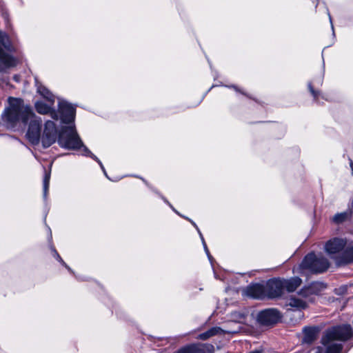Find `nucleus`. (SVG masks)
I'll return each instance as SVG.
<instances>
[{
	"instance_id": "13",
	"label": "nucleus",
	"mask_w": 353,
	"mask_h": 353,
	"mask_svg": "<svg viewBox=\"0 0 353 353\" xmlns=\"http://www.w3.org/2000/svg\"><path fill=\"white\" fill-rule=\"evenodd\" d=\"M325 288V285L322 283L314 282L307 287H304L299 292L302 297L307 298L312 294H317L321 290Z\"/></svg>"
},
{
	"instance_id": "15",
	"label": "nucleus",
	"mask_w": 353,
	"mask_h": 353,
	"mask_svg": "<svg viewBox=\"0 0 353 353\" xmlns=\"http://www.w3.org/2000/svg\"><path fill=\"white\" fill-rule=\"evenodd\" d=\"M353 262V242H348L347 241L346 246L345 247L343 252L341 253L338 263H349Z\"/></svg>"
},
{
	"instance_id": "27",
	"label": "nucleus",
	"mask_w": 353,
	"mask_h": 353,
	"mask_svg": "<svg viewBox=\"0 0 353 353\" xmlns=\"http://www.w3.org/2000/svg\"><path fill=\"white\" fill-rule=\"evenodd\" d=\"M329 19H330V21L332 29V32H333L332 34H333V37H334L335 34H334V26H333V24H332V21L331 16L330 14H329Z\"/></svg>"
},
{
	"instance_id": "16",
	"label": "nucleus",
	"mask_w": 353,
	"mask_h": 353,
	"mask_svg": "<svg viewBox=\"0 0 353 353\" xmlns=\"http://www.w3.org/2000/svg\"><path fill=\"white\" fill-rule=\"evenodd\" d=\"M282 281L284 289L289 292L295 291L302 283L301 279L296 276L288 280L282 279Z\"/></svg>"
},
{
	"instance_id": "6",
	"label": "nucleus",
	"mask_w": 353,
	"mask_h": 353,
	"mask_svg": "<svg viewBox=\"0 0 353 353\" xmlns=\"http://www.w3.org/2000/svg\"><path fill=\"white\" fill-rule=\"evenodd\" d=\"M28 128L26 132L28 140L32 145H38L41 142V119L37 117L34 112L30 116Z\"/></svg>"
},
{
	"instance_id": "30",
	"label": "nucleus",
	"mask_w": 353,
	"mask_h": 353,
	"mask_svg": "<svg viewBox=\"0 0 353 353\" xmlns=\"http://www.w3.org/2000/svg\"><path fill=\"white\" fill-rule=\"evenodd\" d=\"M233 88L235 89V90H236V91H238V90H238V88H237L236 87L233 86Z\"/></svg>"
},
{
	"instance_id": "19",
	"label": "nucleus",
	"mask_w": 353,
	"mask_h": 353,
	"mask_svg": "<svg viewBox=\"0 0 353 353\" xmlns=\"http://www.w3.org/2000/svg\"><path fill=\"white\" fill-rule=\"evenodd\" d=\"M288 305L296 310L305 309L307 307V303L301 299L292 296L288 301Z\"/></svg>"
},
{
	"instance_id": "24",
	"label": "nucleus",
	"mask_w": 353,
	"mask_h": 353,
	"mask_svg": "<svg viewBox=\"0 0 353 353\" xmlns=\"http://www.w3.org/2000/svg\"><path fill=\"white\" fill-rule=\"evenodd\" d=\"M53 252H54V256L59 261H60L67 269H68L70 271L71 270L70 268L65 263V262L62 260V259L61 258V256H59V254L57 253V252L53 249Z\"/></svg>"
},
{
	"instance_id": "26",
	"label": "nucleus",
	"mask_w": 353,
	"mask_h": 353,
	"mask_svg": "<svg viewBox=\"0 0 353 353\" xmlns=\"http://www.w3.org/2000/svg\"><path fill=\"white\" fill-rule=\"evenodd\" d=\"M232 315H233V321H234L241 322L244 319V316L240 314L234 313Z\"/></svg>"
},
{
	"instance_id": "14",
	"label": "nucleus",
	"mask_w": 353,
	"mask_h": 353,
	"mask_svg": "<svg viewBox=\"0 0 353 353\" xmlns=\"http://www.w3.org/2000/svg\"><path fill=\"white\" fill-rule=\"evenodd\" d=\"M238 332L237 330H224L219 327H214L208 330V331L200 334L198 336V339L201 340H207L209 338L214 336L215 335H223L225 333L232 334L236 333Z\"/></svg>"
},
{
	"instance_id": "12",
	"label": "nucleus",
	"mask_w": 353,
	"mask_h": 353,
	"mask_svg": "<svg viewBox=\"0 0 353 353\" xmlns=\"http://www.w3.org/2000/svg\"><path fill=\"white\" fill-rule=\"evenodd\" d=\"M265 294V286L252 284L243 290V294L254 299H261Z\"/></svg>"
},
{
	"instance_id": "20",
	"label": "nucleus",
	"mask_w": 353,
	"mask_h": 353,
	"mask_svg": "<svg viewBox=\"0 0 353 353\" xmlns=\"http://www.w3.org/2000/svg\"><path fill=\"white\" fill-rule=\"evenodd\" d=\"M50 179V170L47 172L45 170V176L43 179V196L46 198L49 188V183Z\"/></svg>"
},
{
	"instance_id": "25",
	"label": "nucleus",
	"mask_w": 353,
	"mask_h": 353,
	"mask_svg": "<svg viewBox=\"0 0 353 353\" xmlns=\"http://www.w3.org/2000/svg\"><path fill=\"white\" fill-rule=\"evenodd\" d=\"M308 88L311 92V94H312V96L314 97V99L315 100H317V98H318V95H319V92L316 90H314L312 85V83H308Z\"/></svg>"
},
{
	"instance_id": "7",
	"label": "nucleus",
	"mask_w": 353,
	"mask_h": 353,
	"mask_svg": "<svg viewBox=\"0 0 353 353\" xmlns=\"http://www.w3.org/2000/svg\"><path fill=\"white\" fill-rule=\"evenodd\" d=\"M59 119L63 123H72L75 119L76 109L72 104L65 101L60 100L58 105Z\"/></svg>"
},
{
	"instance_id": "23",
	"label": "nucleus",
	"mask_w": 353,
	"mask_h": 353,
	"mask_svg": "<svg viewBox=\"0 0 353 353\" xmlns=\"http://www.w3.org/2000/svg\"><path fill=\"white\" fill-rule=\"evenodd\" d=\"M53 252H54V256L59 261H60L67 269H68L70 271L71 270L70 268L65 263V262L62 260V259L61 258V256H59V254L57 253V252L53 249Z\"/></svg>"
},
{
	"instance_id": "17",
	"label": "nucleus",
	"mask_w": 353,
	"mask_h": 353,
	"mask_svg": "<svg viewBox=\"0 0 353 353\" xmlns=\"http://www.w3.org/2000/svg\"><path fill=\"white\" fill-rule=\"evenodd\" d=\"M37 92L47 100L48 103H50L51 105H54L55 101V97L53 94L45 86L39 85L37 82Z\"/></svg>"
},
{
	"instance_id": "10",
	"label": "nucleus",
	"mask_w": 353,
	"mask_h": 353,
	"mask_svg": "<svg viewBox=\"0 0 353 353\" xmlns=\"http://www.w3.org/2000/svg\"><path fill=\"white\" fill-rule=\"evenodd\" d=\"M280 318L281 315L276 309H268L261 311L257 317L259 322L265 325L276 323Z\"/></svg>"
},
{
	"instance_id": "32",
	"label": "nucleus",
	"mask_w": 353,
	"mask_h": 353,
	"mask_svg": "<svg viewBox=\"0 0 353 353\" xmlns=\"http://www.w3.org/2000/svg\"><path fill=\"white\" fill-rule=\"evenodd\" d=\"M14 79L17 81H18V78L17 77H14Z\"/></svg>"
},
{
	"instance_id": "2",
	"label": "nucleus",
	"mask_w": 353,
	"mask_h": 353,
	"mask_svg": "<svg viewBox=\"0 0 353 353\" xmlns=\"http://www.w3.org/2000/svg\"><path fill=\"white\" fill-rule=\"evenodd\" d=\"M352 335V329L350 325L327 329L321 339L323 347H319L316 353H340L342 342L348 340Z\"/></svg>"
},
{
	"instance_id": "8",
	"label": "nucleus",
	"mask_w": 353,
	"mask_h": 353,
	"mask_svg": "<svg viewBox=\"0 0 353 353\" xmlns=\"http://www.w3.org/2000/svg\"><path fill=\"white\" fill-rule=\"evenodd\" d=\"M284 290L282 279H273L266 283L265 294L269 298L272 299L281 296Z\"/></svg>"
},
{
	"instance_id": "11",
	"label": "nucleus",
	"mask_w": 353,
	"mask_h": 353,
	"mask_svg": "<svg viewBox=\"0 0 353 353\" xmlns=\"http://www.w3.org/2000/svg\"><path fill=\"white\" fill-rule=\"evenodd\" d=\"M36 111L40 114H50L52 119L55 121L59 120L57 112L54 108V105L50 103H46L42 101H38L34 104Z\"/></svg>"
},
{
	"instance_id": "1",
	"label": "nucleus",
	"mask_w": 353,
	"mask_h": 353,
	"mask_svg": "<svg viewBox=\"0 0 353 353\" xmlns=\"http://www.w3.org/2000/svg\"><path fill=\"white\" fill-rule=\"evenodd\" d=\"M57 140L59 145L63 148L80 150L82 155L90 157L96 161L106 175L101 161L83 144L77 132L75 126L63 127L59 133L54 121L47 120L43 125L41 133V143L43 148H48Z\"/></svg>"
},
{
	"instance_id": "29",
	"label": "nucleus",
	"mask_w": 353,
	"mask_h": 353,
	"mask_svg": "<svg viewBox=\"0 0 353 353\" xmlns=\"http://www.w3.org/2000/svg\"><path fill=\"white\" fill-rule=\"evenodd\" d=\"M350 167H351L352 172V174H353V163L352 162L350 163Z\"/></svg>"
},
{
	"instance_id": "3",
	"label": "nucleus",
	"mask_w": 353,
	"mask_h": 353,
	"mask_svg": "<svg viewBox=\"0 0 353 353\" xmlns=\"http://www.w3.org/2000/svg\"><path fill=\"white\" fill-rule=\"evenodd\" d=\"M8 105L2 114V119L10 127H14L17 123L21 121L26 123L33 112L29 105L24 104L21 99L10 97Z\"/></svg>"
},
{
	"instance_id": "5",
	"label": "nucleus",
	"mask_w": 353,
	"mask_h": 353,
	"mask_svg": "<svg viewBox=\"0 0 353 353\" xmlns=\"http://www.w3.org/2000/svg\"><path fill=\"white\" fill-rule=\"evenodd\" d=\"M14 48L8 36L0 31V63L5 68H10L15 65L16 60L10 55Z\"/></svg>"
},
{
	"instance_id": "18",
	"label": "nucleus",
	"mask_w": 353,
	"mask_h": 353,
	"mask_svg": "<svg viewBox=\"0 0 353 353\" xmlns=\"http://www.w3.org/2000/svg\"><path fill=\"white\" fill-rule=\"evenodd\" d=\"M317 331L313 327H305L303 330V341L305 343H312L316 338Z\"/></svg>"
},
{
	"instance_id": "22",
	"label": "nucleus",
	"mask_w": 353,
	"mask_h": 353,
	"mask_svg": "<svg viewBox=\"0 0 353 353\" xmlns=\"http://www.w3.org/2000/svg\"><path fill=\"white\" fill-rule=\"evenodd\" d=\"M346 217H347L346 213H340V214H335L333 216L332 220L335 223H339L344 221L345 220Z\"/></svg>"
},
{
	"instance_id": "28",
	"label": "nucleus",
	"mask_w": 353,
	"mask_h": 353,
	"mask_svg": "<svg viewBox=\"0 0 353 353\" xmlns=\"http://www.w3.org/2000/svg\"><path fill=\"white\" fill-rule=\"evenodd\" d=\"M3 17L6 19V20H8V15L6 12H3Z\"/></svg>"
},
{
	"instance_id": "21",
	"label": "nucleus",
	"mask_w": 353,
	"mask_h": 353,
	"mask_svg": "<svg viewBox=\"0 0 353 353\" xmlns=\"http://www.w3.org/2000/svg\"><path fill=\"white\" fill-rule=\"evenodd\" d=\"M188 219L190 221V223H192V224L195 227V228L196 229V230H197V232H198V233H199V236H200V238H201V241H202V243H203V248H204L205 252L206 254L208 255V256L209 259H210V260H211L212 256H210V252H209V250H208V249L207 245H206V243H205V242L204 238H203V234H201V232L200 230L199 229L198 226L196 225V224L193 221H192V220H190V219Z\"/></svg>"
},
{
	"instance_id": "4",
	"label": "nucleus",
	"mask_w": 353,
	"mask_h": 353,
	"mask_svg": "<svg viewBox=\"0 0 353 353\" xmlns=\"http://www.w3.org/2000/svg\"><path fill=\"white\" fill-rule=\"evenodd\" d=\"M330 266L328 260L321 254L310 253L303 260L299 266L301 270H307L312 273H321Z\"/></svg>"
},
{
	"instance_id": "9",
	"label": "nucleus",
	"mask_w": 353,
	"mask_h": 353,
	"mask_svg": "<svg viewBox=\"0 0 353 353\" xmlns=\"http://www.w3.org/2000/svg\"><path fill=\"white\" fill-rule=\"evenodd\" d=\"M347 240L342 238H333L329 240L325 245L326 252L332 256L341 254L346 246Z\"/></svg>"
},
{
	"instance_id": "31",
	"label": "nucleus",
	"mask_w": 353,
	"mask_h": 353,
	"mask_svg": "<svg viewBox=\"0 0 353 353\" xmlns=\"http://www.w3.org/2000/svg\"><path fill=\"white\" fill-rule=\"evenodd\" d=\"M3 70V68H1V66L0 65V72H1Z\"/></svg>"
}]
</instances>
